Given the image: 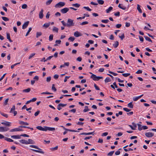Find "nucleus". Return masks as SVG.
<instances>
[{
	"instance_id": "nucleus-1",
	"label": "nucleus",
	"mask_w": 156,
	"mask_h": 156,
	"mask_svg": "<svg viewBox=\"0 0 156 156\" xmlns=\"http://www.w3.org/2000/svg\"><path fill=\"white\" fill-rule=\"evenodd\" d=\"M36 128L40 130L46 131L47 130L49 131H54L55 130V128L50 127L48 126H44V127H42L40 126H38L36 127Z\"/></svg>"
},
{
	"instance_id": "nucleus-2",
	"label": "nucleus",
	"mask_w": 156,
	"mask_h": 156,
	"mask_svg": "<svg viewBox=\"0 0 156 156\" xmlns=\"http://www.w3.org/2000/svg\"><path fill=\"white\" fill-rule=\"evenodd\" d=\"M20 143L23 144H35V142L31 139H28V141L26 140H19Z\"/></svg>"
},
{
	"instance_id": "nucleus-3",
	"label": "nucleus",
	"mask_w": 156,
	"mask_h": 156,
	"mask_svg": "<svg viewBox=\"0 0 156 156\" xmlns=\"http://www.w3.org/2000/svg\"><path fill=\"white\" fill-rule=\"evenodd\" d=\"M30 147H31L34 148L36 149H37L38 150H36L33 149H31V150L32 151H35L36 152H38L39 153H40L42 154H44V152L42 151V149H41L40 148H39L37 146L34 145H30Z\"/></svg>"
},
{
	"instance_id": "nucleus-4",
	"label": "nucleus",
	"mask_w": 156,
	"mask_h": 156,
	"mask_svg": "<svg viewBox=\"0 0 156 156\" xmlns=\"http://www.w3.org/2000/svg\"><path fill=\"white\" fill-rule=\"evenodd\" d=\"M67 27H69L73 26L74 25V23L73 22V20L70 19H68L67 20Z\"/></svg>"
},
{
	"instance_id": "nucleus-5",
	"label": "nucleus",
	"mask_w": 156,
	"mask_h": 156,
	"mask_svg": "<svg viewBox=\"0 0 156 156\" xmlns=\"http://www.w3.org/2000/svg\"><path fill=\"white\" fill-rule=\"evenodd\" d=\"M90 78H92V79L94 81H97L103 78V77L102 76H97L94 74H92Z\"/></svg>"
},
{
	"instance_id": "nucleus-6",
	"label": "nucleus",
	"mask_w": 156,
	"mask_h": 156,
	"mask_svg": "<svg viewBox=\"0 0 156 156\" xmlns=\"http://www.w3.org/2000/svg\"><path fill=\"white\" fill-rule=\"evenodd\" d=\"M65 2H59L56 4L55 5V8H57L59 7V6H60L61 7H62L65 5Z\"/></svg>"
},
{
	"instance_id": "nucleus-7",
	"label": "nucleus",
	"mask_w": 156,
	"mask_h": 156,
	"mask_svg": "<svg viewBox=\"0 0 156 156\" xmlns=\"http://www.w3.org/2000/svg\"><path fill=\"white\" fill-rule=\"evenodd\" d=\"M69 9L67 8H65L61 10V12L63 14L66 13L69 11Z\"/></svg>"
},
{
	"instance_id": "nucleus-8",
	"label": "nucleus",
	"mask_w": 156,
	"mask_h": 156,
	"mask_svg": "<svg viewBox=\"0 0 156 156\" xmlns=\"http://www.w3.org/2000/svg\"><path fill=\"white\" fill-rule=\"evenodd\" d=\"M145 135L147 137H151L154 136V134L151 132H148L145 133Z\"/></svg>"
},
{
	"instance_id": "nucleus-9",
	"label": "nucleus",
	"mask_w": 156,
	"mask_h": 156,
	"mask_svg": "<svg viewBox=\"0 0 156 156\" xmlns=\"http://www.w3.org/2000/svg\"><path fill=\"white\" fill-rule=\"evenodd\" d=\"M1 123L7 126H10L11 125V123L5 121L4 122H2Z\"/></svg>"
},
{
	"instance_id": "nucleus-10",
	"label": "nucleus",
	"mask_w": 156,
	"mask_h": 156,
	"mask_svg": "<svg viewBox=\"0 0 156 156\" xmlns=\"http://www.w3.org/2000/svg\"><path fill=\"white\" fill-rule=\"evenodd\" d=\"M29 22V21H27L24 23L22 26V29H24L26 28L28 25Z\"/></svg>"
},
{
	"instance_id": "nucleus-11",
	"label": "nucleus",
	"mask_w": 156,
	"mask_h": 156,
	"mask_svg": "<svg viewBox=\"0 0 156 156\" xmlns=\"http://www.w3.org/2000/svg\"><path fill=\"white\" fill-rule=\"evenodd\" d=\"M74 35L75 37H78L80 36H81L82 34L78 31H76L74 33Z\"/></svg>"
},
{
	"instance_id": "nucleus-12",
	"label": "nucleus",
	"mask_w": 156,
	"mask_h": 156,
	"mask_svg": "<svg viewBox=\"0 0 156 156\" xmlns=\"http://www.w3.org/2000/svg\"><path fill=\"white\" fill-rule=\"evenodd\" d=\"M43 10L42 9L39 13V17L40 19H42L43 17Z\"/></svg>"
},
{
	"instance_id": "nucleus-13",
	"label": "nucleus",
	"mask_w": 156,
	"mask_h": 156,
	"mask_svg": "<svg viewBox=\"0 0 156 156\" xmlns=\"http://www.w3.org/2000/svg\"><path fill=\"white\" fill-rule=\"evenodd\" d=\"M23 130L22 129H20V128H17L12 129L10 130V132H14V131H22Z\"/></svg>"
},
{
	"instance_id": "nucleus-14",
	"label": "nucleus",
	"mask_w": 156,
	"mask_h": 156,
	"mask_svg": "<svg viewBox=\"0 0 156 156\" xmlns=\"http://www.w3.org/2000/svg\"><path fill=\"white\" fill-rule=\"evenodd\" d=\"M11 137L13 139H20L21 138L20 136L17 135H12L11 136Z\"/></svg>"
},
{
	"instance_id": "nucleus-15",
	"label": "nucleus",
	"mask_w": 156,
	"mask_h": 156,
	"mask_svg": "<svg viewBox=\"0 0 156 156\" xmlns=\"http://www.w3.org/2000/svg\"><path fill=\"white\" fill-rule=\"evenodd\" d=\"M6 36H7V38L9 40V41L12 42V41L11 39L10 35L9 33H6Z\"/></svg>"
},
{
	"instance_id": "nucleus-16",
	"label": "nucleus",
	"mask_w": 156,
	"mask_h": 156,
	"mask_svg": "<svg viewBox=\"0 0 156 156\" xmlns=\"http://www.w3.org/2000/svg\"><path fill=\"white\" fill-rule=\"evenodd\" d=\"M137 9L140 13H142V12L141 9H140V6L139 4L137 5Z\"/></svg>"
},
{
	"instance_id": "nucleus-17",
	"label": "nucleus",
	"mask_w": 156,
	"mask_h": 156,
	"mask_svg": "<svg viewBox=\"0 0 156 156\" xmlns=\"http://www.w3.org/2000/svg\"><path fill=\"white\" fill-rule=\"evenodd\" d=\"M19 123L20 124H23V125H29V123H27V122H23V121H19Z\"/></svg>"
},
{
	"instance_id": "nucleus-18",
	"label": "nucleus",
	"mask_w": 156,
	"mask_h": 156,
	"mask_svg": "<svg viewBox=\"0 0 156 156\" xmlns=\"http://www.w3.org/2000/svg\"><path fill=\"white\" fill-rule=\"evenodd\" d=\"M113 9V8L112 7H110L109 8L106 10V12L107 13H109Z\"/></svg>"
},
{
	"instance_id": "nucleus-19",
	"label": "nucleus",
	"mask_w": 156,
	"mask_h": 156,
	"mask_svg": "<svg viewBox=\"0 0 156 156\" xmlns=\"http://www.w3.org/2000/svg\"><path fill=\"white\" fill-rule=\"evenodd\" d=\"M132 102L129 103L128 104V107L130 108H133V105L132 104Z\"/></svg>"
},
{
	"instance_id": "nucleus-20",
	"label": "nucleus",
	"mask_w": 156,
	"mask_h": 156,
	"mask_svg": "<svg viewBox=\"0 0 156 156\" xmlns=\"http://www.w3.org/2000/svg\"><path fill=\"white\" fill-rule=\"evenodd\" d=\"M51 23H46L44 24L43 26L45 27L46 28H48L50 25Z\"/></svg>"
},
{
	"instance_id": "nucleus-21",
	"label": "nucleus",
	"mask_w": 156,
	"mask_h": 156,
	"mask_svg": "<svg viewBox=\"0 0 156 156\" xmlns=\"http://www.w3.org/2000/svg\"><path fill=\"white\" fill-rule=\"evenodd\" d=\"M4 139L5 140H7L9 142H12L13 141V140H12V139L9 138H8L6 137H5L4 138Z\"/></svg>"
},
{
	"instance_id": "nucleus-22",
	"label": "nucleus",
	"mask_w": 156,
	"mask_h": 156,
	"mask_svg": "<svg viewBox=\"0 0 156 156\" xmlns=\"http://www.w3.org/2000/svg\"><path fill=\"white\" fill-rule=\"evenodd\" d=\"M30 88H27V89H24L23 90V92H26V93H28L30 92Z\"/></svg>"
},
{
	"instance_id": "nucleus-23",
	"label": "nucleus",
	"mask_w": 156,
	"mask_h": 156,
	"mask_svg": "<svg viewBox=\"0 0 156 156\" xmlns=\"http://www.w3.org/2000/svg\"><path fill=\"white\" fill-rule=\"evenodd\" d=\"M144 37L145 38L146 40L148 41L149 42H152V40H151V39L149 37H148L147 36H144Z\"/></svg>"
},
{
	"instance_id": "nucleus-24",
	"label": "nucleus",
	"mask_w": 156,
	"mask_h": 156,
	"mask_svg": "<svg viewBox=\"0 0 156 156\" xmlns=\"http://www.w3.org/2000/svg\"><path fill=\"white\" fill-rule=\"evenodd\" d=\"M119 45V42L118 41H116L115 44H113V46L115 48H117Z\"/></svg>"
},
{
	"instance_id": "nucleus-25",
	"label": "nucleus",
	"mask_w": 156,
	"mask_h": 156,
	"mask_svg": "<svg viewBox=\"0 0 156 156\" xmlns=\"http://www.w3.org/2000/svg\"><path fill=\"white\" fill-rule=\"evenodd\" d=\"M58 28L55 27H54L52 29V31H53L55 32L56 33L58 32Z\"/></svg>"
},
{
	"instance_id": "nucleus-26",
	"label": "nucleus",
	"mask_w": 156,
	"mask_h": 156,
	"mask_svg": "<svg viewBox=\"0 0 156 156\" xmlns=\"http://www.w3.org/2000/svg\"><path fill=\"white\" fill-rule=\"evenodd\" d=\"M72 5L78 8L80 6V5L78 3H76L73 4Z\"/></svg>"
},
{
	"instance_id": "nucleus-27",
	"label": "nucleus",
	"mask_w": 156,
	"mask_h": 156,
	"mask_svg": "<svg viewBox=\"0 0 156 156\" xmlns=\"http://www.w3.org/2000/svg\"><path fill=\"white\" fill-rule=\"evenodd\" d=\"M58 148V146H57L54 147H52V148H51L50 150L51 151H54L57 150Z\"/></svg>"
},
{
	"instance_id": "nucleus-28",
	"label": "nucleus",
	"mask_w": 156,
	"mask_h": 156,
	"mask_svg": "<svg viewBox=\"0 0 156 156\" xmlns=\"http://www.w3.org/2000/svg\"><path fill=\"white\" fill-rule=\"evenodd\" d=\"M111 81V79L109 77H106L105 79V83H107L110 82Z\"/></svg>"
},
{
	"instance_id": "nucleus-29",
	"label": "nucleus",
	"mask_w": 156,
	"mask_h": 156,
	"mask_svg": "<svg viewBox=\"0 0 156 156\" xmlns=\"http://www.w3.org/2000/svg\"><path fill=\"white\" fill-rule=\"evenodd\" d=\"M97 2L100 5H103L104 3V1L102 0H98Z\"/></svg>"
},
{
	"instance_id": "nucleus-30",
	"label": "nucleus",
	"mask_w": 156,
	"mask_h": 156,
	"mask_svg": "<svg viewBox=\"0 0 156 156\" xmlns=\"http://www.w3.org/2000/svg\"><path fill=\"white\" fill-rule=\"evenodd\" d=\"M137 125L138 126V129L140 131L142 130V127H141V125L139 124H137Z\"/></svg>"
},
{
	"instance_id": "nucleus-31",
	"label": "nucleus",
	"mask_w": 156,
	"mask_h": 156,
	"mask_svg": "<svg viewBox=\"0 0 156 156\" xmlns=\"http://www.w3.org/2000/svg\"><path fill=\"white\" fill-rule=\"evenodd\" d=\"M85 108L83 110V112H86L89 110V109L88 108V107L87 106H86L85 107Z\"/></svg>"
},
{
	"instance_id": "nucleus-32",
	"label": "nucleus",
	"mask_w": 156,
	"mask_h": 156,
	"mask_svg": "<svg viewBox=\"0 0 156 156\" xmlns=\"http://www.w3.org/2000/svg\"><path fill=\"white\" fill-rule=\"evenodd\" d=\"M31 30H32L31 27H30L29 28L26 34V35H25L26 36H27L28 35L29 33L30 32V31Z\"/></svg>"
},
{
	"instance_id": "nucleus-33",
	"label": "nucleus",
	"mask_w": 156,
	"mask_h": 156,
	"mask_svg": "<svg viewBox=\"0 0 156 156\" xmlns=\"http://www.w3.org/2000/svg\"><path fill=\"white\" fill-rule=\"evenodd\" d=\"M42 35V33L41 32H37L36 33V37L38 38L39 37Z\"/></svg>"
},
{
	"instance_id": "nucleus-34",
	"label": "nucleus",
	"mask_w": 156,
	"mask_h": 156,
	"mask_svg": "<svg viewBox=\"0 0 156 156\" xmlns=\"http://www.w3.org/2000/svg\"><path fill=\"white\" fill-rule=\"evenodd\" d=\"M51 89L52 90H53L54 91H56V89L55 87V84H53L52 85V87H51Z\"/></svg>"
},
{
	"instance_id": "nucleus-35",
	"label": "nucleus",
	"mask_w": 156,
	"mask_h": 156,
	"mask_svg": "<svg viewBox=\"0 0 156 156\" xmlns=\"http://www.w3.org/2000/svg\"><path fill=\"white\" fill-rule=\"evenodd\" d=\"M15 109V105H13L11 109V110L10 111V113H11L13 111H14Z\"/></svg>"
},
{
	"instance_id": "nucleus-36",
	"label": "nucleus",
	"mask_w": 156,
	"mask_h": 156,
	"mask_svg": "<svg viewBox=\"0 0 156 156\" xmlns=\"http://www.w3.org/2000/svg\"><path fill=\"white\" fill-rule=\"evenodd\" d=\"M109 21L108 20H101L102 23H107Z\"/></svg>"
},
{
	"instance_id": "nucleus-37",
	"label": "nucleus",
	"mask_w": 156,
	"mask_h": 156,
	"mask_svg": "<svg viewBox=\"0 0 156 156\" xmlns=\"http://www.w3.org/2000/svg\"><path fill=\"white\" fill-rule=\"evenodd\" d=\"M2 18L5 21H8L9 20V19L6 17L2 16Z\"/></svg>"
},
{
	"instance_id": "nucleus-38",
	"label": "nucleus",
	"mask_w": 156,
	"mask_h": 156,
	"mask_svg": "<svg viewBox=\"0 0 156 156\" xmlns=\"http://www.w3.org/2000/svg\"><path fill=\"white\" fill-rule=\"evenodd\" d=\"M0 114L2 116L5 117L6 118H7L8 117V115L7 114H5L4 113L2 112H0Z\"/></svg>"
},
{
	"instance_id": "nucleus-39",
	"label": "nucleus",
	"mask_w": 156,
	"mask_h": 156,
	"mask_svg": "<svg viewBox=\"0 0 156 156\" xmlns=\"http://www.w3.org/2000/svg\"><path fill=\"white\" fill-rule=\"evenodd\" d=\"M53 57V55H51V56H49L48 57L46 60H44V62H46V61H47V60H50Z\"/></svg>"
},
{
	"instance_id": "nucleus-40",
	"label": "nucleus",
	"mask_w": 156,
	"mask_h": 156,
	"mask_svg": "<svg viewBox=\"0 0 156 156\" xmlns=\"http://www.w3.org/2000/svg\"><path fill=\"white\" fill-rule=\"evenodd\" d=\"M122 75L124 77H127L129 76L130 75V73H122Z\"/></svg>"
},
{
	"instance_id": "nucleus-41",
	"label": "nucleus",
	"mask_w": 156,
	"mask_h": 156,
	"mask_svg": "<svg viewBox=\"0 0 156 156\" xmlns=\"http://www.w3.org/2000/svg\"><path fill=\"white\" fill-rule=\"evenodd\" d=\"M27 6L26 4H24L22 6V8L23 9H26L27 8Z\"/></svg>"
},
{
	"instance_id": "nucleus-42",
	"label": "nucleus",
	"mask_w": 156,
	"mask_h": 156,
	"mask_svg": "<svg viewBox=\"0 0 156 156\" xmlns=\"http://www.w3.org/2000/svg\"><path fill=\"white\" fill-rule=\"evenodd\" d=\"M114 152V151H111L108 154V155L109 156H112V155Z\"/></svg>"
},
{
	"instance_id": "nucleus-43",
	"label": "nucleus",
	"mask_w": 156,
	"mask_h": 156,
	"mask_svg": "<svg viewBox=\"0 0 156 156\" xmlns=\"http://www.w3.org/2000/svg\"><path fill=\"white\" fill-rule=\"evenodd\" d=\"M75 40V38L73 37H70L68 38V40L71 41H73Z\"/></svg>"
},
{
	"instance_id": "nucleus-44",
	"label": "nucleus",
	"mask_w": 156,
	"mask_h": 156,
	"mask_svg": "<svg viewBox=\"0 0 156 156\" xmlns=\"http://www.w3.org/2000/svg\"><path fill=\"white\" fill-rule=\"evenodd\" d=\"M35 54V53H33L32 54H31L29 56V57L28 58L29 59H30L32 57H33Z\"/></svg>"
},
{
	"instance_id": "nucleus-45",
	"label": "nucleus",
	"mask_w": 156,
	"mask_h": 156,
	"mask_svg": "<svg viewBox=\"0 0 156 156\" xmlns=\"http://www.w3.org/2000/svg\"><path fill=\"white\" fill-rule=\"evenodd\" d=\"M53 34H51L49 36V40L50 41H51L53 39Z\"/></svg>"
},
{
	"instance_id": "nucleus-46",
	"label": "nucleus",
	"mask_w": 156,
	"mask_h": 156,
	"mask_svg": "<svg viewBox=\"0 0 156 156\" xmlns=\"http://www.w3.org/2000/svg\"><path fill=\"white\" fill-rule=\"evenodd\" d=\"M53 0H48L46 2V4L47 5H49L52 2Z\"/></svg>"
},
{
	"instance_id": "nucleus-47",
	"label": "nucleus",
	"mask_w": 156,
	"mask_h": 156,
	"mask_svg": "<svg viewBox=\"0 0 156 156\" xmlns=\"http://www.w3.org/2000/svg\"><path fill=\"white\" fill-rule=\"evenodd\" d=\"M108 72L110 73V74H111L112 75H113L114 76H116L117 75V74L116 73H115L113 72H112L111 71H108Z\"/></svg>"
},
{
	"instance_id": "nucleus-48",
	"label": "nucleus",
	"mask_w": 156,
	"mask_h": 156,
	"mask_svg": "<svg viewBox=\"0 0 156 156\" xmlns=\"http://www.w3.org/2000/svg\"><path fill=\"white\" fill-rule=\"evenodd\" d=\"M123 109L125 111H126V112H129L131 110L130 109H128V108H123Z\"/></svg>"
},
{
	"instance_id": "nucleus-49",
	"label": "nucleus",
	"mask_w": 156,
	"mask_h": 156,
	"mask_svg": "<svg viewBox=\"0 0 156 156\" xmlns=\"http://www.w3.org/2000/svg\"><path fill=\"white\" fill-rule=\"evenodd\" d=\"M66 130L67 131H70V132H79V131H77L76 130H74L70 129H66Z\"/></svg>"
},
{
	"instance_id": "nucleus-50",
	"label": "nucleus",
	"mask_w": 156,
	"mask_h": 156,
	"mask_svg": "<svg viewBox=\"0 0 156 156\" xmlns=\"http://www.w3.org/2000/svg\"><path fill=\"white\" fill-rule=\"evenodd\" d=\"M41 94H52V93H50L49 92H43L42 93H41Z\"/></svg>"
},
{
	"instance_id": "nucleus-51",
	"label": "nucleus",
	"mask_w": 156,
	"mask_h": 156,
	"mask_svg": "<svg viewBox=\"0 0 156 156\" xmlns=\"http://www.w3.org/2000/svg\"><path fill=\"white\" fill-rule=\"evenodd\" d=\"M83 8L85 9H86L87 11H90L91 10V9L89 8L88 7L84 6L83 7Z\"/></svg>"
},
{
	"instance_id": "nucleus-52",
	"label": "nucleus",
	"mask_w": 156,
	"mask_h": 156,
	"mask_svg": "<svg viewBox=\"0 0 156 156\" xmlns=\"http://www.w3.org/2000/svg\"><path fill=\"white\" fill-rule=\"evenodd\" d=\"M88 23V22L87 21H84L80 23V25H85L86 24H87Z\"/></svg>"
},
{
	"instance_id": "nucleus-53",
	"label": "nucleus",
	"mask_w": 156,
	"mask_h": 156,
	"mask_svg": "<svg viewBox=\"0 0 156 156\" xmlns=\"http://www.w3.org/2000/svg\"><path fill=\"white\" fill-rule=\"evenodd\" d=\"M40 111L39 110L37 111L34 113L35 116H37L38 115V114H39V113H40Z\"/></svg>"
},
{
	"instance_id": "nucleus-54",
	"label": "nucleus",
	"mask_w": 156,
	"mask_h": 156,
	"mask_svg": "<svg viewBox=\"0 0 156 156\" xmlns=\"http://www.w3.org/2000/svg\"><path fill=\"white\" fill-rule=\"evenodd\" d=\"M51 76H49L47 78L46 81L48 82H49L51 80Z\"/></svg>"
},
{
	"instance_id": "nucleus-55",
	"label": "nucleus",
	"mask_w": 156,
	"mask_h": 156,
	"mask_svg": "<svg viewBox=\"0 0 156 156\" xmlns=\"http://www.w3.org/2000/svg\"><path fill=\"white\" fill-rule=\"evenodd\" d=\"M61 23L64 26L67 27V23H66L64 20L62 21Z\"/></svg>"
},
{
	"instance_id": "nucleus-56",
	"label": "nucleus",
	"mask_w": 156,
	"mask_h": 156,
	"mask_svg": "<svg viewBox=\"0 0 156 156\" xmlns=\"http://www.w3.org/2000/svg\"><path fill=\"white\" fill-rule=\"evenodd\" d=\"M94 87H95V89L96 90H100V89L96 85V84H94Z\"/></svg>"
},
{
	"instance_id": "nucleus-57",
	"label": "nucleus",
	"mask_w": 156,
	"mask_h": 156,
	"mask_svg": "<svg viewBox=\"0 0 156 156\" xmlns=\"http://www.w3.org/2000/svg\"><path fill=\"white\" fill-rule=\"evenodd\" d=\"M142 73V71L140 70H138L136 73L139 74H140Z\"/></svg>"
},
{
	"instance_id": "nucleus-58",
	"label": "nucleus",
	"mask_w": 156,
	"mask_h": 156,
	"mask_svg": "<svg viewBox=\"0 0 156 156\" xmlns=\"http://www.w3.org/2000/svg\"><path fill=\"white\" fill-rule=\"evenodd\" d=\"M114 15L115 16H120V12H117L114 13Z\"/></svg>"
},
{
	"instance_id": "nucleus-59",
	"label": "nucleus",
	"mask_w": 156,
	"mask_h": 156,
	"mask_svg": "<svg viewBox=\"0 0 156 156\" xmlns=\"http://www.w3.org/2000/svg\"><path fill=\"white\" fill-rule=\"evenodd\" d=\"M76 109H73L71 110H70L69 111V112H73V113H75L76 112Z\"/></svg>"
},
{
	"instance_id": "nucleus-60",
	"label": "nucleus",
	"mask_w": 156,
	"mask_h": 156,
	"mask_svg": "<svg viewBox=\"0 0 156 156\" xmlns=\"http://www.w3.org/2000/svg\"><path fill=\"white\" fill-rule=\"evenodd\" d=\"M4 131V127H0V132Z\"/></svg>"
},
{
	"instance_id": "nucleus-61",
	"label": "nucleus",
	"mask_w": 156,
	"mask_h": 156,
	"mask_svg": "<svg viewBox=\"0 0 156 156\" xmlns=\"http://www.w3.org/2000/svg\"><path fill=\"white\" fill-rule=\"evenodd\" d=\"M122 26V25L120 24H118L116 25L115 26L117 28H119Z\"/></svg>"
},
{
	"instance_id": "nucleus-62",
	"label": "nucleus",
	"mask_w": 156,
	"mask_h": 156,
	"mask_svg": "<svg viewBox=\"0 0 156 156\" xmlns=\"http://www.w3.org/2000/svg\"><path fill=\"white\" fill-rule=\"evenodd\" d=\"M139 99V98H138V97H134L133 98V100L134 101H137Z\"/></svg>"
},
{
	"instance_id": "nucleus-63",
	"label": "nucleus",
	"mask_w": 156,
	"mask_h": 156,
	"mask_svg": "<svg viewBox=\"0 0 156 156\" xmlns=\"http://www.w3.org/2000/svg\"><path fill=\"white\" fill-rule=\"evenodd\" d=\"M139 39L140 40V41L142 42H143L144 41V38L141 36H139Z\"/></svg>"
},
{
	"instance_id": "nucleus-64",
	"label": "nucleus",
	"mask_w": 156,
	"mask_h": 156,
	"mask_svg": "<svg viewBox=\"0 0 156 156\" xmlns=\"http://www.w3.org/2000/svg\"><path fill=\"white\" fill-rule=\"evenodd\" d=\"M58 74H55L54 76V78L55 79H57L58 77Z\"/></svg>"
}]
</instances>
